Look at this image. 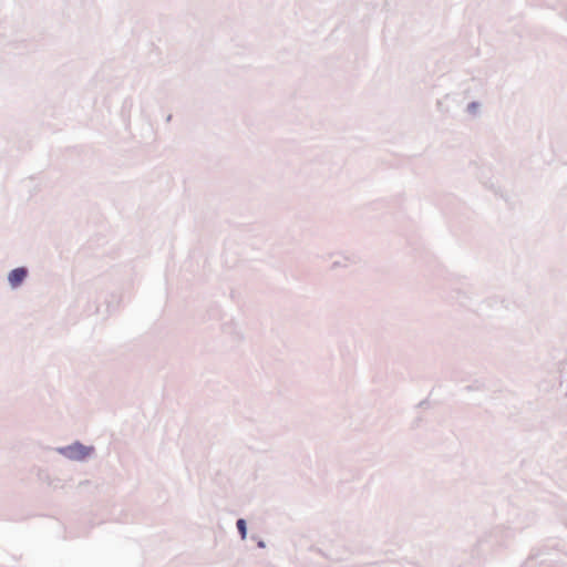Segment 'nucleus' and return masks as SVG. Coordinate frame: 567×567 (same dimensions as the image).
Listing matches in <instances>:
<instances>
[{"label": "nucleus", "instance_id": "obj_1", "mask_svg": "<svg viewBox=\"0 0 567 567\" xmlns=\"http://www.w3.org/2000/svg\"><path fill=\"white\" fill-rule=\"evenodd\" d=\"M92 449L86 447L80 443H75L65 449V453L69 457L74 460H82L91 453Z\"/></svg>", "mask_w": 567, "mask_h": 567}, {"label": "nucleus", "instance_id": "obj_2", "mask_svg": "<svg viewBox=\"0 0 567 567\" xmlns=\"http://www.w3.org/2000/svg\"><path fill=\"white\" fill-rule=\"evenodd\" d=\"M27 277L25 268H16L9 274V282L11 287H18Z\"/></svg>", "mask_w": 567, "mask_h": 567}, {"label": "nucleus", "instance_id": "obj_3", "mask_svg": "<svg viewBox=\"0 0 567 567\" xmlns=\"http://www.w3.org/2000/svg\"><path fill=\"white\" fill-rule=\"evenodd\" d=\"M237 527H238V530L241 534V538L244 539L245 536H246V522H245V519H243V518L238 519Z\"/></svg>", "mask_w": 567, "mask_h": 567}]
</instances>
